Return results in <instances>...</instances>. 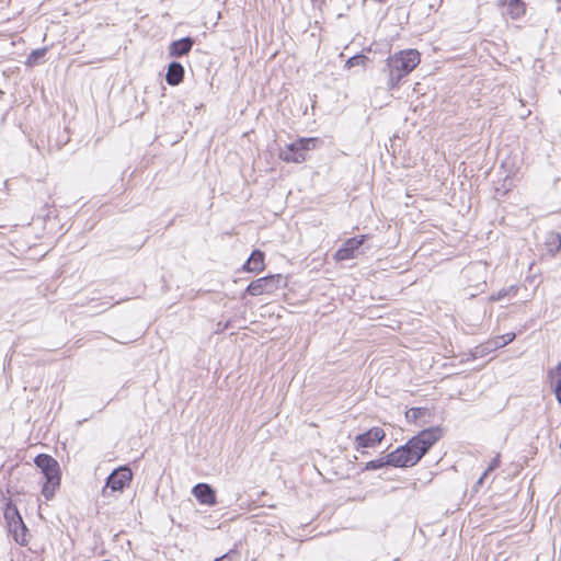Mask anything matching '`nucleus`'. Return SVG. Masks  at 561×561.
I'll return each instance as SVG.
<instances>
[{"mask_svg": "<svg viewBox=\"0 0 561 561\" xmlns=\"http://www.w3.org/2000/svg\"><path fill=\"white\" fill-rule=\"evenodd\" d=\"M443 436L439 426L421 431L410 438L404 445L399 446L390 455V466L396 468H409L415 466L427 454L432 446Z\"/></svg>", "mask_w": 561, "mask_h": 561, "instance_id": "1", "label": "nucleus"}, {"mask_svg": "<svg viewBox=\"0 0 561 561\" xmlns=\"http://www.w3.org/2000/svg\"><path fill=\"white\" fill-rule=\"evenodd\" d=\"M420 61V54L415 49L401 50L389 56L383 69L388 73V89L398 88L401 79L413 71Z\"/></svg>", "mask_w": 561, "mask_h": 561, "instance_id": "2", "label": "nucleus"}, {"mask_svg": "<svg viewBox=\"0 0 561 561\" xmlns=\"http://www.w3.org/2000/svg\"><path fill=\"white\" fill-rule=\"evenodd\" d=\"M34 463L41 469V472L45 477L42 494L47 501H49L54 497L56 490L60 486V466L55 458L47 454L37 455L34 458Z\"/></svg>", "mask_w": 561, "mask_h": 561, "instance_id": "3", "label": "nucleus"}, {"mask_svg": "<svg viewBox=\"0 0 561 561\" xmlns=\"http://www.w3.org/2000/svg\"><path fill=\"white\" fill-rule=\"evenodd\" d=\"M318 142L319 139L314 137L299 138L280 149L279 158L285 162L301 163L306 161L308 151L314 149Z\"/></svg>", "mask_w": 561, "mask_h": 561, "instance_id": "4", "label": "nucleus"}, {"mask_svg": "<svg viewBox=\"0 0 561 561\" xmlns=\"http://www.w3.org/2000/svg\"><path fill=\"white\" fill-rule=\"evenodd\" d=\"M282 280L283 276L280 274L261 277L251 282L248 285L245 291L251 296H260L264 293H272L279 287Z\"/></svg>", "mask_w": 561, "mask_h": 561, "instance_id": "5", "label": "nucleus"}, {"mask_svg": "<svg viewBox=\"0 0 561 561\" xmlns=\"http://www.w3.org/2000/svg\"><path fill=\"white\" fill-rule=\"evenodd\" d=\"M131 479V470L123 466L112 471L106 479L105 488H110L112 491L123 492L124 489L130 484Z\"/></svg>", "mask_w": 561, "mask_h": 561, "instance_id": "6", "label": "nucleus"}, {"mask_svg": "<svg viewBox=\"0 0 561 561\" xmlns=\"http://www.w3.org/2000/svg\"><path fill=\"white\" fill-rule=\"evenodd\" d=\"M365 239L366 236H360L345 240L341 248L334 253L335 261L342 262L356 257Z\"/></svg>", "mask_w": 561, "mask_h": 561, "instance_id": "7", "label": "nucleus"}, {"mask_svg": "<svg viewBox=\"0 0 561 561\" xmlns=\"http://www.w3.org/2000/svg\"><path fill=\"white\" fill-rule=\"evenodd\" d=\"M385 436V431L381 427H371L355 437V448L358 450L360 448L375 447L377 444L381 443Z\"/></svg>", "mask_w": 561, "mask_h": 561, "instance_id": "8", "label": "nucleus"}, {"mask_svg": "<svg viewBox=\"0 0 561 561\" xmlns=\"http://www.w3.org/2000/svg\"><path fill=\"white\" fill-rule=\"evenodd\" d=\"M497 7L505 8L503 14L512 20H519L526 13V3L523 0H499Z\"/></svg>", "mask_w": 561, "mask_h": 561, "instance_id": "9", "label": "nucleus"}, {"mask_svg": "<svg viewBox=\"0 0 561 561\" xmlns=\"http://www.w3.org/2000/svg\"><path fill=\"white\" fill-rule=\"evenodd\" d=\"M192 494L204 505L213 506L217 503L215 490L207 483H197L192 489Z\"/></svg>", "mask_w": 561, "mask_h": 561, "instance_id": "10", "label": "nucleus"}, {"mask_svg": "<svg viewBox=\"0 0 561 561\" xmlns=\"http://www.w3.org/2000/svg\"><path fill=\"white\" fill-rule=\"evenodd\" d=\"M194 45V39L190 36L173 41L169 46V55L173 58H181L187 55Z\"/></svg>", "mask_w": 561, "mask_h": 561, "instance_id": "11", "label": "nucleus"}, {"mask_svg": "<svg viewBox=\"0 0 561 561\" xmlns=\"http://www.w3.org/2000/svg\"><path fill=\"white\" fill-rule=\"evenodd\" d=\"M265 254L261 250H253L250 257L243 264L242 270L244 272L259 273L264 270Z\"/></svg>", "mask_w": 561, "mask_h": 561, "instance_id": "12", "label": "nucleus"}, {"mask_svg": "<svg viewBox=\"0 0 561 561\" xmlns=\"http://www.w3.org/2000/svg\"><path fill=\"white\" fill-rule=\"evenodd\" d=\"M184 67L179 61H172L168 66L165 81L168 84L175 87L183 81Z\"/></svg>", "mask_w": 561, "mask_h": 561, "instance_id": "13", "label": "nucleus"}, {"mask_svg": "<svg viewBox=\"0 0 561 561\" xmlns=\"http://www.w3.org/2000/svg\"><path fill=\"white\" fill-rule=\"evenodd\" d=\"M4 518L8 525L19 526L24 528V522L22 516L18 510V507L12 503L8 502L4 508Z\"/></svg>", "mask_w": 561, "mask_h": 561, "instance_id": "14", "label": "nucleus"}, {"mask_svg": "<svg viewBox=\"0 0 561 561\" xmlns=\"http://www.w3.org/2000/svg\"><path fill=\"white\" fill-rule=\"evenodd\" d=\"M496 350V342L489 340L471 350L470 357L472 359L482 358Z\"/></svg>", "mask_w": 561, "mask_h": 561, "instance_id": "15", "label": "nucleus"}, {"mask_svg": "<svg viewBox=\"0 0 561 561\" xmlns=\"http://www.w3.org/2000/svg\"><path fill=\"white\" fill-rule=\"evenodd\" d=\"M547 251L554 255L561 250V234L557 232L548 233L546 238Z\"/></svg>", "mask_w": 561, "mask_h": 561, "instance_id": "16", "label": "nucleus"}, {"mask_svg": "<svg viewBox=\"0 0 561 561\" xmlns=\"http://www.w3.org/2000/svg\"><path fill=\"white\" fill-rule=\"evenodd\" d=\"M8 528H9V531L12 534L13 536V539L15 540L16 543L21 545V546H25L27 543V527L26 525L24 524V528L22 527H19L18 525L16 526H12V525H8Z\"/></svg>", "mask_w": 561, "mask_h": 561, "instance_id": "17", "label": "nucleus"}, {"mask_svg": "<svg viewBox=\"0 0 561 561\" xmlns=\"http://www.w3.org/2000/svg\"><path fill=\"white\" fill-rule=\"evenodd\" d=\"M387 466H390V455L389 454L383 457H380L378 459L370 460V461L366 462L364 470L373 471V470L381 469Z\"/></svg>", "mask_w": 561, "mask_h": 561, "instance_id": "18", "label": "nucleus"}, {"mask_svg": "<svg viewBox=\"0 0 561 561\" xmlns=\"http://www.w3.org/2000/svg\"><path fill=\"white\" fill-rule=\"evenodd\" d=\"M518 291V287L515 285L510 286L508 288H502L497 293L491 295L490 299L493 301H500L506 296L516 295Z\"/></svg>", "mask_w": 561, "mask_h": 561, "instance_id": "19", "label": "nucleus"}, {"mask_svg": "<svg viewBox=\"0 0 561 561\" xmlns=\"http://www.w3.org/2000/svg\"><path fill=\"white\" fill-rule=\"evenodd\" d=\"M427 413L426 408H411L407 413L405 417L409 422H416Z\"/></svg>", "mask_w": 561, "mask_h": 561, "instance_id": "20", "label": "nucleus"}, {"mask_svg": "<svg viewBox=\"0 0 561 561\" xmlns=\"http://www.w3.org/2000/svg\"><path fill=\"white\" fill-rule=\"evenodd\" d=\"M368 61V57L363 54H357L355 56H352L346 60L345 67L346 68H353L356 66H365V64Z\"/></svg>", "mask_w": 561, "mask_h": 561, "instance_id": "21", "label": "nucleus"}, {"mask_svg": "<svg viewBox=\"0 0 561 561\" xmlns=\"http://www.w3.org/2000/svg\"><path fill=\"white\" fill-rule=\"evenodd\" d=\"M516 337V334L514 332H510L500 336H496L495 339H492V341L496 342L497 348L504 347L511 342H513Z\"/></svg>", "mask_w": 561, "mask_h": 561, "instance_id": "22", "label": "nucleus"}, {"mask_svg": "<svg viewBox=\"0 0 561 561\" xmlns=\"http://www.w3.org/2000/svg\"><path fill=\"white\" fill-rule=\"evenodd\" d=\"M46 51H47V48H39V49L33 50L28 55L26 64L28 66L36 65L38 62V60L45 56Z\"/></svg>", "mask_w": 561, "mask_h": 561, "instance_id": "23", "label": "nucleus"}, {"mask_svg": "<svg viewBox=\"0 0 561 561\" xmlns=\"http://www.w3.org/2000/svg\"><path fill=\"white\" fill-rule=\"evenodd\" d=\"M548 377L551 380H561V362L548 373Z\"/></svg>", "mask_w": 561, "mask_h": 561, "instance_id": "24", "label": "nucleus"}, {"mask_svg": "<svg viewBox=\"0 0 561 561\" xmlns=\"http://www.w3.org/2000/svg\"><path fill=\"white\" fill-rule=\"evenodd\" d=\"M551 383L556 399L561 404V380H551Z\"/></svg>", "mask_w": 561, "mask_h": 561, "instance_id": "25", "label": "nucleus"}, {"mask_svg": "<svg viewBox=\"0 0 561 561\" xmlns=\"http://www.w3.org/2000/svg\"><path fill=\"white\" fill-rule=\"evenodd\" d=\"M500 463H501V460H500V455H496L492 461L490 462L489 467L486 468L485 471H488L489 473L493 470H495L496 468L500 467Z\"/></svg>", "mask_w": 561, "mask_h": 561, "instance_id": "26", "label": "nucleus"}, {"mask_svg": "<svg viewBox=\"0 0 561 561\" xmlns=\"http://www.w3.org/2000/svg\"><path fill=\"white\" fill-rule=\"evenodd\" d=\"M69 141V137L67 136L64 140L57 141L55 145H51L50 135L48 136L49 149H60Z\"/></svg>", "mask_w": 561, "mask_h": 561, "instance_id": "27", "label": "nucleus"}, {"mask_svg": "<svg viewBox=\"0 0 561 561\" xmlns=\"http://www.w3.org/2000/svg\"><path fill=\"white\" fill-rule=\"evenodd\" d=\"M237 554L236 550H230L229 552L222 554L221 557H218L215 559V561H231L232 557Z\"/></svg>", "mask_w": 561, "mask_h": 561, "instance_id": "28", "label": "nucleus"}, {"mask_svg": "<svg viewBox=\"0 0 561 561\" xmlns=\"http://www.w3.org/2000/svg\"><path fill=\"white\" fill-rule=\"evenodd\" d=\"M489 472L488 471H484L482 473V476L479 478V480L477 481L476 485H474V489L477 490L479 486H481L483 484V481L484 479L488 477Z\"/></svg>", "mask_w": 561, "mask_h": 561, "instance_id": "29", "label": "nucleus"}, {"mask_svg": "<svg viewBox=\"0 0 561 561\" xmlns=\"http://www.w3.org/2000/svg\"><path fill=\"white\" fill-rule=\"evenodd\" d=\"M559 447L561 448V440H560V445H559Z\"/></svg>", "mask_w": 561, "mask_h": 561, "instance_id": "30", "label": "nucleus"}]
</instances>
